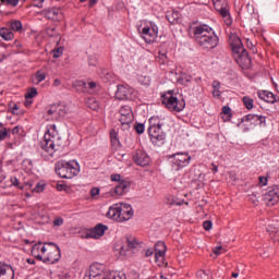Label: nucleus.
<instances>
[{"mask_svg":"<svg viewBox=\"0 0 279 279\" xmlns=\"http://www.w3.org/2000/svg\"><path fill=\"white\" fill-rule=\"evenodd\" d=\"M57 141H59L57 124H50L40 143L39 153L41 154V158L45 160L53 158L56 151L60 149V145L57 144Z\"/></svg>","mask_w":279,"mask_h":279,"instance_id":"nucleus-1","label":"nucleus"},{"mask_svg":"<svg viewBox=\"0 0 279 279\" xmlns=\"http://www.w3.org/2000/svg\"><path fill=\"white\" fill-rule=\"evenodd\" d=\"M195 41L206 50H213L219 45V37H217L215 31L207 26V24H201L194 29Z\"/></svg>","mask_w":279,"mask_h":279,"instance_id":"nucleus-2","label":"nucleus"},{"mask_svg":"<svg viewBox=\"0 0 279 279\" xmlns=\"http://www.w3.org/2000/svg\"><path fill=\"white\" fill-rule=\"evenodd\" d=\"M37 259L44 262V264H58L62 257L60 246L53 241H50L49 243L39 241V243H37Z\"/></svg>","mask_w":279,"mask_h":279,"instance_id":"nucleus-3","label":"nucleus"},{"mask_svg":"<svg viewBox=\"0 0 279 279\" xmlns=\"http://www.w3.org/2000/svg\"><path fill=\"white\" fill-rule=\"evenodd\" d=\"M133 215L134 210L131 204H124L123 202L112 204L107 213V217H109V219H113L114 221H129V219H132Z\"/></svg>","mask_w":279,"mask_h":279,"instance_id":"nucleus-4","label":"nucleus"},{"mask_svg":"<svg viewBox=\"0 0 279 279\" xmlns=\"http://www.w3.org/2000/svg\"><path fill=\"white\" fill-rule=\"evenodd\" d=\"M54 171L60 178L72 180L78 175L81 166L77 160H59V162H56Z\"/></svg>","mask_w":279,"mask_h":279,"instance_id":"nucleus-5","label":"nucleus"},{"mask_svg":"<svg viewBox=\"0 0 279 279\" xmlns=\"http://www.w3.org/2000/svg\"><path fill=\"white\" fill-rule=\"evenodd\" d=\"M84 279H128L125 272H106L104 264H92Z\"/></svg>","mask_w":279,"mask_h":279,"instance_id":"nucleus-6","label":"nucleus"},{"mask_svg":"<svg viewBox=\"0 0 279 279\" xmlns=\"http://www.w3.org/2000/svg\"><path fill=\"white\" fill-rule=\"evenodd\" d=\"M162 102L170 111H183L186 105L182 94H174L173 92L163 94Z\"/></svg>","mask_w":279,"mask_h":279,"instance_id":"nucleus-7","label":"nucleus"},{"mask_svg":"<svg viewBox=\"0 0 279 279\" xmlns=\"http://www.w3.org/2000/svg\"><path fill=\"white\" fill-rule=\"evenodd\" d=\"M229 43H230V46L232 48V51L235 52V54H239V56L242 54L241 57H239V61H243V59H244L246 64L250 65L251 64V59L247 56L246 50L243 48V44L241 41V38L238 37V35H230Z\"/></svg>","mask_w":279,"mask_h":279,"instance_id":"nucleus-8","label":"nucleus"},{"mask_svg":"<svg viewBox=\"0 0 279 279\" xmlns=\"http://www.w3.org/2000/svg\"><path fill=\"white\" fill-rule=\"evenodd\" d=\"M170 158H172V167L175 169V171H180L181 169L189 167L192 160V156H190V154H187L186 151H179L178 154H172Z\"/></svg>","mask_w":279,"mask_h":279,"instance_id":"nucleus-9","label":"nucleus"},{"mask_svg":"<svg viewBox=\"0 0 279 279\" xmlns=\"http://www.w3.org/2000/svg\"><path fill=\"white\" fill-rule=\"evenodd\" d=\"M141 35L146 41V44H155L156 39H158L159 35V28L157 24H154V22H150L149 24H146L141 31Z\"/></svg>","mask_w":279,"mask_h":279,"instance_id":"nucleus-10","label":"nucleus"},{"mask_svg":"<svg viewBox=\"0 0 279 279\" xmlns=\"http://www.w3.org/2000/svg\"><path fill=\"white\" fill-rule=\"evenodd\" d=\"M66 113V105L63 102L50 105V107L47 109V120H62Z\"/></svg>","mask_w":279,"mask_h":279,"instance_id":"nucleus-11","label":"nucleus"},{"mask_svg":"<svg viewBox=\"0 0 279 279\" xmlns=\"http://www.w3.org/2000/svg\"><path fill=\"white\" fill-rule=\"evenodd\" d=\"M123 129H130L131 122L134 120V113L132 107L129 105H123L120 107V118H119Z\"/></svg>","mask_w":279,"mask_h":279,"instance_id":"nucleus-12","label":"nucleus"},{"mask_svg":"<svg viewBox=\"0 0 279 279\" xmlns=\"http://www.w3.org/2000/svg\"><path fill=\"white\" fill-rule=\"evenodd\" d=\"M215 9L223 16L227 25H231L230 7L228 0H213Z\"/></svg>","mask_w":279,"mask_h":279,"instance_id":"nucleus-13","label":"nucleus"},{"mask_svg":"<svg viewBox=\"0 0 279 279\" xmlns=\"http://www.w3.org/2000/svg\"><path fill=\"white\" fill-rule=\"evenodd\" d=\"M167 245L165 241L155 243V262L158 266H165Z\"/></svg>","mask_w":279,"mask_h":279,"instance_id":"nucleus-14","label":"nucleus"},{"mask_svg":"<svg viewBox=\"0 0 279 279\" xmlns=\"http://www.w3.org/2000/svg\"><path fill=\"white\" fill-rule=\"evenodd\" d=\"M167 138V133L162 131V122L159 118V124L156 125V129L153 130V145H157L158 147H161V145H165Z\"/></svg>","mask_w":279,"mask_h":279,"instance_id":"nucleus-15","label":"nucleus"},{"mask_svg":"<svg viewBox=\"0 0 279 279\" xmlns=\"http://www.w3.org/2000/svg\"><path fill=\"white\" fill-rule=\"evenodd\" d=\"M106 230H108V226L105 223H97L94 228H89V230L86 231V236L92 239H100V236H104Z\"/></svg>","mask_w":279,"mask_h":279,"instance_id":"nucleus-16","label":"nucleus"},{"mask_svg":"<svg viewBox=\"0 0 279 279\" xmlns=\"http://www.w3.org/2000/svg\"><path fill=\"white\" fill-rule=\"evenodd\" d=\"M133 158L134 162H136V165H138L140 167H148V165H150L151 162L150 156H148V154H146V151H143L142 149H137Z\"/></svg>","mask_w":279,"mask_h":279,"instance_id":"nucleus-17","label":"nucleus"},{"mask_svg":"<svg viewBox=\"0 0 279 279\" xmlns=\"http://www.w3.org/2000/svg\"><path fill=\"white\" fill-rule=\"evenodd\" d=\"M130 186H131L130 182L125 180H121V175H120V180L117 186L110 190V195H112V197H116V195H123L124 193H128Z\"/></svg>","mask_w":279,"mask_h":279,"instance_id":"nucleus-18","label":"nucleus"},{"mask_svg":"<svg viewBox=\"0 0 279 279\" xmlns=\"http://www.w3.org/2000/svg\"><path fill=\"white\" fill-rule=\"evenodd\" d=\"M133 89L128 85H118V89L116 92V98L119 100H128L132 98Z\"/></svg>","mask_w":279,"mask_h":279,"instance_id":"nucleus-19","label":"nucleus"},{"mask_svg":"<svg viewBox=\"0 0 279 279\" xmlns=\"http://www.w3.org/2000/svg\"><path fill=\"white\" fill-rule=\"evenodd\" d=\"M244 120H246L247 122H251V124H264V126H266L267 124L266 116H262L258 113H247L242 118V121Z\"/></svg>","mask_w":279,"mask_h":279,"instance_id":"nucleus-20","label":"nucleus"},{"mask_svg":"<svg viewBox=\"0 0 279 279\" xmlns=\"http://www.w3.org/2000/svg\"><path fill=\"white\" fill-rule=\"evenodd\" d=\"M264 199L268 206H275L279 202V189H271L264 195Z\"/></svg>","mask_w":279,"mask_h":279,"instance_id":"nucleus-21","label":"nucleus"},{"mask_svg":"<svg viewBox=\"0 0 279 279\" xmlns=\"http://www.w3.org/2000/svg\"><path fill=\"white\" fill-rule=\"evenodd\" d=\"M126 243L128 246H122L120 250L121 254H128L129 250H137V247H141V242L136 236H126Z\"/></svg>","mask_w":279,"mask_h":279,"instance_id":"nucleus-22","label":"nucleus"},{"mask_svg":"<svg viewBox=\"0 0 279 279\" xmlns=\"http://www.w3.org/2000/svg\"><path fill=\"white\" fill-rule=\"evenodd\" d=\"M0 279H14V271L8 264L0 263Z\"/></svg>","mask_w":279,"mask_h":279,"instance_id":"nucleus-23","label":"nucleus"},{"mask_svg":"<svg viewBox=\"0 0 279 279\" xmlns=\"http://www.w3.org/2000/svg\"><path fill=\"white\" fill-rule=\"evenodd\" d=\"M258 98L265 100L266 102H277V96L272 92H268L267 89H259L257 92Z\"/></svg>","mask_w":279,"mask_h":279,"instance_id":"nucleus-24","label":"nucleus"},{"mask_svg":"<svg viewBox=\"0 0 279 279\" xmlns=\"http://www.w3.org/2000/svg\"><path fill=\"white\" fill-rule=\"evenodd\" d=\"M267 232L274 241H279V221H271V223H268Z\"/></svg>","mask_w":279,"mask_h":279,"instance_id":"nucleus-25","label":"nucleus"},{"mask_svg":"<svg viewBox=\"0 0 279 279\" xmlns=\"http://www.w3.org/2000/svg\"><path fill=\"white\" fill-rule=\"evenodd\" d=\"M157 124H160L159 116H151L149 118V126H148V136L151 143H153V132L157 128Z\"/></svg>","mask_w":279,"mask_h":279,"instance_id":"nucleus-26","label":"nucleus"},{"mask_svg":"<svg viewBox=\"0 0 279 279\" xmlns=\"http://www.w3.org/2000/svg\"><path fill=\"white\" fill-rule=\"evenodd\" d=\"M110 141L113 149H119L121 147V140H119V133L116 129L110 130Z\"/></svg>","mask_w":279,"mask_h":279,"instance_id":"nucleus-27","label":"nucleus"},{"mask_svg":"<svg viewBox=\"0 0 279 279\" xmlns=\"http://www.w3.org/2000/svg\"><path fill=\"white\" fill-rule=\"evenodd\" d=\"M46 16L48 19H53V21H59L62 16V12L60 8H51L50 10H47Z\"/></svg>","mask_w":279,"mask_h":279,"instance_id":"nucleus-28","label":"nucleus"},{"mask_svg":"<svg viewBox=\"0 0 279 279\" xmlns=\"http://www.w3.org/2000/svg\"><path fill=\"white\" fill-rule=\"evenodd\" d=\"M8 27L11 32H23V23L19 20H11L8 22Z\"/></svg>","mask_w":279,"mask_h":279,"instance_id":"nucleus-29","label":"nucleus"},{"mask_svg":"<svg viewBox=\"0 0 279 279\" xmlns=\"http://www.w3.org/2000/svg\"><path fill=\"white\" fill-rule=\"evenodd\" d=\"M34 97H36V87H32L31 89L27 90V93L25 94V106L26 108H29L31 104H34Z\"/></svg>","mask_w":279,"mask_h":279,"instance_id":"nucleus-30","label":"nucleus"},{"mask_svg":"<svg viewBox=\"0 0 279 279\" xmlns=\"http://www.w3.org/2000/svg\"><path fill=\"white\" fill-rule=\"evenodd\" d=\"M0 36L3 40H14V33L10 31V28L1 27L0 28Z\"/></svg>","mask_w":279,"mask_h":279,"instance_id":"nucleus-31","label":"nucleus"},{"mask_svg":"<svg viewBox=\"0 0 279 279\" xmlns=\"http://www.w3.org/2000/svg\"><path fill=\"white\" fill-rule=\"evenodd\" d=\"M192 81L191 74H186L185 72H181L178 77V83L181 85H187Z\"/></svg>","mask_w":279,"mask_h":279,"instance_id":"nucleus-32","label":"nucleus"},{"mask_svg":"<svg viewBox=\"0 0 279 279\" xmlns=\"http://www.w3.org/2000/svg\"><path fill=\"white\" fill-rule=\"evenodd\" d=\"M49 220H50V217H49L47 210H44V209H43L41 213H38V215H37V221H38L39 223H48Z\"/></svg>","mask_w":279,"mask_h":279,"instance_id":"nucleus-33","label":"nucleus"},{"mask_svg":"<svg viewBox=\"0 0 279 279\" xmlns=\"http://www.w3.org/2000/svg\"><path fill=\"white\" fill-rule=\"evenodd\" d=\"M197 278L198 279H213V272H210V270H198Z\"/></svg>","mask_w":279,"mask_h":279,"instance_id":"nucleus-34","label":"nucleus"},{"mask_svg":"<svg viewBox=\"0 0 279 279\" xmlns=\"http://www.w3.org/2000/svg\"><path fill=\"white\" fill-rule=\"evenodd\" d=\"M244 106L246 109H253L254 107V98H251V96H243L242 98Z\"/></svg>","mask_w":279,"mask_h":279,"instance_id":"nucleus-35","label":"nucleus"},{"mask_svg":"<svg viewBox=\"0 0 279 279\" xmlns=\"http://www.w3.org/2000/svg\"><path fill=\"white\" fill-rule=\"evenodd\" d=\"M63 51H64L63 46H58L57 48H54V49L52 50V57H53V59H59L60 57H62Z\"/></svg>","mask_w":279,"mask_h":279,"instance_id":"nucleus-36","label":"nucleus"},{"mask_svg":"<svg viewBox=\"0 0 279 279\" xmlns=\"http://www.w3.org/2000/svg\"><path fill=\"white\" fill-rule=\"evenodd\" d=\"M87 106L89 109H94V111L99 109V102L95 98H89V100H87Z\"/></svg>","mask_w":279,"mask_h":279,"instance_id":"nucleus-37","label":"nucleus"},{"mask_svg":"<svg viewBox=\"0 0 279 279\" xmlns=\"http://www.w3.org/2000/svg\"><path fill=\"white\" fill-rule=\"evenodd\" d=\"M11 185L15 186L16 189H21L23 190V184H21V182L19 181V179L16 177H12L10 179Z\"/></svg>","mask_w":279,"mask_h":279,"instance_id":"nucleus-38","label":"nucleus"},{"mask_svg":"<svg viewBox=\"0 0 279 279\" xmlns=\"http://www.w3.org/2000/svg\"><path fill=\"white\" fill-rule=\"evenodd\" d=\"M138 82L141 83V85H150L151 78H149V76L141 75L138 76Z\"/></svg>","mask_w":279,"mask_h":279,"instance_id":"nucleus-39","label":"nucleus"},{"mask_svg":"<svg viewBox=\"0 0 279 279\" xmlns=\"http://www.w3.org/2000/svg\"><path fill=\"white\" fill-rule=\"evenodd\" d=\"M9 109L11 110L12 114H21V111H19V105L14 102H10Z\"/></svg>","mask_w":279,"mask_h":279,"instance_id":"nucleus-40","label":"nucleus"},{"mask_svg":"<svg viewBox=\"0 0 279 279\" xmlns=\"http://www.w3.org/2000/svg\"><path fill=\"white\" fill-rule=\"evenodd\" d=\"M98 61H99V59H98L97 54H92L88 59L89 65H93V66L98 65Z\"/></svg>","mask_w":279,"mask_h":279,"instance_id":"nucleus-41","label":"nucleus"},{"mask_svg":"<svg viewBox=\"0 0 279 279\" xmlns=\"http://www.w3.org/2000/svg\"><path fill=\"white\" fill-rule=\"evenodd\" d=\"M135 130H136L137 134H144L145 124L143 122H138L137 124H135Z\"/></svg>","mask_w":279,"mask_h":279,"instance_id":"nucleus-42","label":"nucleus"},{"mask_svg":"<svg viewBox=\"0 0 279 279\" xmlns=\"http://www.w3.org/2000/svg\"><path fill=\"white\" fill-rule=\"evenodd\" d=\"M52 223L54 227L62 226L64 223V219L63 217H54Z\"/></svg>","mask_w":279,"mask_h":279,"instance_id":"nucleus-43","label":"nucleus"},{"mask_svg":"<svg viewBox=\"0 0 279 279\" xmlns=\"http://www.w3.org/2000/svg\"><path fill=\"white\" fill-rule=\"evenodd\" d=\"M10 136L8 129L0 130V141H5Z\"/></svg>","mask_w":279,"mask_h":279,"instance_id":"nucleus-44","label":"nucleus"},{"mask_svg":"<svg viewBox=\"0 0 279 279\" xmlns=\"http://www.w3.org/2000/svg\"><path fill=\"white\" fill-rule=\"evenodd\" d=\"M1 3H5V5H13V8H16L19 5V0H0Z\"/></svg>","mask_w":279,"mask_h":279,"instance_id":"nucleus-45","label":"nucleus"},{"mask_svg":"<svg viewBox=\"0 0 279 279\" xmlns=\"http://www.w3.org/2000/svg\"><path fill=\"white\" fill-rule=\"evenodd\" d=\"M47 74L46 72L39 71L37 72V82L40 83L41 81H45Z\"/></svg>","mask_w":279,"mask_h":279,"instance_id":"nucleus-46","label":"nucleus"},{"mask_svg":"<svg viewBox=\"0 0 279 279\" xmlns=\"http://www.w3.org/2000/svg\"><path fill=\"white\" fill-rule=\"evenodd\" d=\"M268 184V178H265L263 175L259 177V185L260 186H267Z\"/></svg>","mask_w":279,"mask_h":279,"instance_id":"nucleus-47","label":"nucleus"},{"mask_svg":"<svg viewBox=\"0 0 279 279\" xmlns=\"http://www.w3.org/2000/svg\"><path fill=\"white\" fill-rule=\"evenodd\" d=\"M203 228H205V230H210V228H213V221H210V220L204 221Z\"/></svg>","mask_w":279,"mask_h":279,"instance_id":"nucleus-48","label":"nucleus"},{"mask_svg":"<svg viewBox=\"0 0 279 279\" xmlns=\"http://www.w3.org/2000/svg\"><path fill=\"white\" fill-rule=\"evenodd\" d=\"M47 35L49 37H54V35H57L56 28L54 27L47 28Z\"/></svg>","mask_w":279,"mask_h":279,"instance_id":"nucleus-49","label":"nucleus"},{"mask_svg":"<svg viewBox=\"0 0 279 279\" xmlns=\"http://www.w3.org/2000/svg\"><path fill=\"white\" fill-rule=\"evenodd\" d=\"M222 112L226 113L229 117L232 116L231 109L228 105H225V107H222Z\"/></svg>","mask_w":279,"mask_h":279,"instance_id":"nucleus-50","label":"nucleus"},{"mask_svg":"<svg viewBox=\"0 0 279 279\" xmlns=\"http://www.w3.org/2000/svg\"><path fill=\"white\" fill-rule=\"evenodd\" d=\"M214 98H221V89L213 88Z\"/></svg>","mask_w":279,"mask_h":279,"instance_id":"nucleus-51","label":"nucleus"},{"mask_svg":"<svg viewBox=\"0 0 279 279\" xmlns=\"http://www.w3.org/2000/svg\"><path fill=\"white\" fill-rule=\"evenodd\" d=\"M213 252L216 254V256H219V254L225 252V248H222V246H216Z\"/></svg>","mask_w":279,"mask_h":279,"instance_id":"nucleus-52","label":"nucleus"},{"mask_svg":"<svg viewBox=\"0 0 279 279\" xmlns=\"http://www.w3.org/2000/svg\"><path fill=\"white\" fill-rule=\"evenodd\" d=\"M45 189H46L45 182H39L37 184V193H40V192L45 191Z\"/></svg>","mask_w":279,"mask_h":279,"instance_id":"nucleus-53","label":"nucleus"},{"mask_svg":"<svg viewBox=\"0 0 279 279\" xmlns=\"http://www.w3.org/2000/svg\"><path fill=\"white\" fill-rule=\"evenodd\" d=\"M99 193H100V189H98L97 186H95L90 191L92 197H96L97 195H99Z\"/></svg>","mask_w":279,"mask_h":279,"instance_id":"nucleus-54","label":"nucleus"},{"mask_svg":"<svg viewBox=\"0 0 279 279\" xmlns=\"http://www.w3.org/2000/svg\"><path fill=\"white\" fill-rule=\"evenodd\" d=\"M85 83L84 81H75L73 83V87H84Z\"/></svg>","mask_w":279,"mask_h":279,"instance_id":"nucleus-55","label":"nucleus"},{"mask_svg":"<svg viewBox=\"0 0 279 279\" xmlns=\"http://www.w3.org/2000/svg\"><path fill=\"white\" fill-rule=\"evenodd\" d=\"M111 180L113 182H119L121 180V175L119 173H116V174L111 175Z\"/></svg>","mask_w":279,"mask_h":279,"instance_id":"nucleus-56","label":"nucleus"},{"mask_svg":"<svg viewBox=\"0 0 279 279\" xmlns=\"http://www.w3.org/2000/svg\"><path fill=\"white\" fill-rule=\"evenodd\" d=\"M221 83L219 81H213V88L220 89Z\"/></svg>","mask_w":279,"mask_h":279,"instance_id":"nucleus-57","label":"nucleus"},{"mask_svg":"<svg viewBox=\"0 0 279 279\" xmlns=\"http://www.w3.org/2000/svg\"><path fill=\"white\" fill-rule=\"evenodd\" d=\"M211 171L214 173H218V171H219V167H218V165H215V162H211Z\"/></svg>","mask_w":279,"mask_h":279,"instance_id":"nucleus-58","label":"nucleus"},{"mask_svg":"<svg viewBox=\"0 0 279 279\" xmlns=\"http://www.w3.org/2000/svg\"><path fill=\"white\" fill-rule=\"evenodd\" d=\"M58 277H59V279H70L68 272H61L60 275H58Z\"/></svg>","mask_w":279,"mask_h":279,"instance_id":"nucleus-59","label":"nucleus"},{"mask_svg":"<svg viewBox=\"0 0 279 279\" xmlns=\"http://www.w3.org/2000/svg\"><path fill=\"white\" fill-rule=\"evenodd\" d=\"M153 254H154L153 248H147V251L145 252L146 257H151Z\"/></svg>","mask_w":279,"mask_h":279,"instance_id":"nucleus-60","label":"nucleus"},{"mask_svg":"<svg viewBox=\"0 0 279 279\" xmlns=\"http://www.w3.org/2000/svg\"><path fill=\"white\" fill-rule=\"evenodd\" d=\"M64 189H66L65 184H57L58 191H63Z\"/></svg>","mask_w":279,"mask_h":279,"instance_id":"nucleus-61","label":"nucleus"},{"mask_svg":"<svg viewBox=\"0 0 279 279\" xmlns=\"http://www.w3.org/2000/svg\"><path fill=\"white\" fill-rule=\"evenodd\" d=\"M20 131L21 129L19 126H15L12 129V134H19Z\"/></svg>","mask_w":279,"mask_h":279,"instance_id":"nucleus-62","label":"nucleus"},{"mask_svg":"<svg viewBox=\"0 0 279 279\" xmlns=\"http://www.w3.org/2000/svg\"><path fill=\"white\" fill-rule=\"evenodd\" d=\"M26 263H28V265H35V264H36V260L33 259V258H27V259H26Z\"/></svg>","mask_w":279,"mask_h":279,"instance_id":"nucleus-63","label":"nucleus"},{"mask_svg":"<svg viewBox=\"0 0 279 279\" xmlns=\"http://www.w3.org/2000/svg\"><path fill=\"white\" fill-rule=\"evenodd\" d=\"M89 88L94 89V87H96L97 83H95L94 81H92L90 83H88Z\"/></svg>","mask_w":279,"mask_h":279,"instance_id":"nucleus-64","label":"nucleus"}]
</instances>
